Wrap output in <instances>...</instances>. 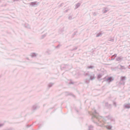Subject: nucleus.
<instances>
[{"label":"nucleus","mask_w":130,"mask_h":130,"mask_svg":"<svg viewBox=\"0 0 130 130\" xmlns=\"http://www.w3.org/2000/svg\"><path fill=\"white\" fill-rule=\"evenodd\" d=\"M31 4H32V5H34L36 4L35 2H32Z\"/></svg>","instance_id":"nucleus-7"},{"label":"nucleus","mask_w":130,"mask_h":130,"mask_svg":"<svg viewBox=\"0 0 130 130\" xmlns=\"http://www.w3.org/2000/svg\"><path fill=\"white\" fill-rule=\"evenodd\" d=\"M25 27H26L27 28H30V26L28 25V24H26L25 25Z\"/></svg>","instance_id":"nucleus-4"},{"label":"nucleus","mask_w":130,"mask_h":130,"mask_svg":"<svg viewBox=\"0 0 130 130\" xmlns=\"http://www.w3.org/2000/svg\"><path fill=\"white\" fill-rule=\"evenodd\" d=\"M2 125L0 124V127L2 126Z\"/></svg>","instance_id":"nucleus-11"},{"label":"nucleus","mask_w":130,"mask_h":130,"mask_svg":"<svg viewBox=\"0 0 130 130\" xmlns=\"http://www.w3.org/2000/svg\"><path fill=\"white\" fill-rule=\"evenodd\" d=\"M46 36V34H44V35H43V36H42L43 38H44V37H45Z\"/></svg>","instance_id":"nucleus-8"},{"label":"nucleus","mask_w":130,"mask_h":130,"mask_svg":"<svg viewBox=\"0 0 130 130\" xmlns=\"http://www.w3.org/2000/svg\"><path fill=\"white\" fill-rule=\"evenodd\" d=\"M80 5V3H78L76 5V7L75 8V9H76L78 7H79Z\"/></svg>","instance_id":"nucleus-2"},{"label":"nucleus","mask_w":130,"mask_h":130,"mask_svg":"<svg viewBox=\"0 0 130 130\" xmlns=\"http://www.w3.org/2000/svg\"><path fill=\"white\" fill-rule=\"evenodd\" d=\"M110 41H113V39H112V40H110Z\"/></svg>","instance_id":"nucleus-10"},{"label":"nucleus","mask_w":130,"mask_h":130,"mask_svg":"<svg viewBox=\"0 0 130 130\" xmlns=\"http://www.w3.org/2000/svg\"><path fill=\"white\" fill-rule=\"evenodd\" d=\"M122 78H125L124 77H123Z\"/></svg>","instance_id":"nucleus-12"},{"label":"nucleus","mask_w":130,"mask_h":130,"mask_svg":"<svg viewBox=\"0 0 130 130\" xmlns=\"http://www.w3.org/2000/svg\"><path fill=\"white\" fill-rule=\"evenodd\" d=\"M102 34L101 33H99L98 34L96 35V37H99V36H102Z\"/></svg>","instance_id":"nucleus-3"},{"label":"nucleus","mask_w":130,"mask_h":130,"mask_svg":"<svg viewBox=\"0 0 130 130\" xmlns=\"http://www.w3.org/2000/svg\"><path fill=\"white\" fill-rule=\"evenodd\" d=\"M109 9L107 8H104L103 10L102 11L103 13H106L107 11H109Z\"/></svg>","instance_id":"nucleus-1"},{"label":"nucleus","mask_w":130,"mask_h":130,"mask_svg":"<svg viewBox=\"0 0 130 130\" xmlns=\"http://www.w3.org/2000/svg\"><path fill=\"white\" fill-rule=\"evenodd\" d=\"M111 77H110L108 78V80H110L111 79Z\"/></svg>","instance_id":"nucleus-9"},{"label":"nucleus","mask_w":130,"mask_h":130,"mask_svg":"<svg viewBox=\"0 0 130 130\" xmlns=\"http://www.w3.org/2000/svg\"><path fill=\"white\" fill-rule=\"evenodd\" d=\"M68 19L69 20H71L72 19V17L71 16H70L69 17Z\"/></svg>","instance_id":"nucleus-5"},{"label":"nucleus","mask_w":130,"mask_h":130,"mask_svg":"<svg viewBox=\"0 0 130 130\" xmlns=\"http://www.w3.org/2000/svg\"><path fill=\"white\" fill-rule=\"evenodd\" d=\"M61 46V45H57V46H56V48H60V46Z\"/></svg>","instance_id":"nucleus-6"}]
</instances>
